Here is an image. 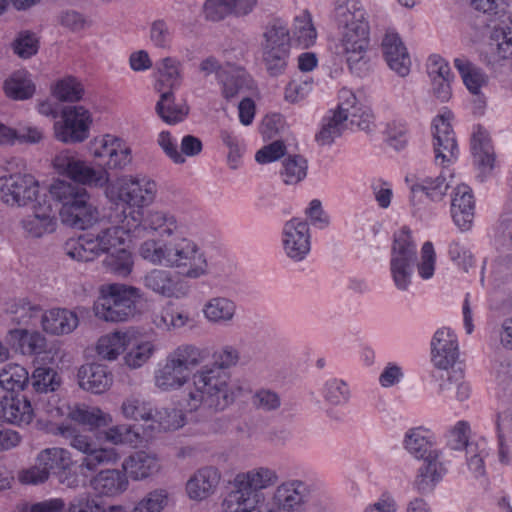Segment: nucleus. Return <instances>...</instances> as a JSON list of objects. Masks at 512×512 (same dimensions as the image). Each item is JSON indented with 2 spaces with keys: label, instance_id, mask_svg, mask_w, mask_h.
Listing matches in <instances>:
<instances>
[{
  "label": "nucleus",
  "instance_id": "nucleus-1",
  "mask_svg": "<svg viewBox=\"0 0 512 512\" xmlns=\"http://www.w3.org/2000/svg\"><path fill=\"white\" fill-rule=\"evenodd\" d=\"M237 360V351L227 346L212 367L206 366L194 375V389L188 393L186 410L190 414L197 413L196 420L207 419L225 410L241 394L242 388L230 383V376L225 370Z\"/></svg>",
  "mask_w": 512,
  "mask_h": 512
},
{
  "label": "nucleus",
  "instance_id": "nucleus-2",
  "mask_svg": "<svg viewBox=\"0 0 512 512\" xmlns=\"http://www.w3.org/2000/svg\"><path fill=\"white\" fill-rule=\"evenodd\" d=\"M139 253L153 264L178 268L189 267L184 274L190 278H198L206 271V260L198 254L197 246L187 239H180L174 244L147 240L141 244Z\"/></svg>",
  "mask_w": 512,
  "mask_h": 512
},
{
  "label": "nucleus",
  "instance_id": "nucleus-3",
  "mask_svg": "<svg viewBox=\"0 0 512 512\" xmlns=\"http://www.w3.org/2000/svg\"><path fill=\"white\" fill-rule=\"evenodd\" d=\"M140 290L124 284H111L107 294L94 304L95 315L109 322L128 321L137 313Z\"/></svg>",
  "mask_w": 512,
  "mask_h": 512
},
{
  "label": "nucleus",
  "instance_id": "nucleus-4",
  "mask_svg": "<svg viewBox=\"0 0 512 512\" xmlns=\"http://www.w3.org/2000/svg\"><path fill=\"white\" fill-rule=\"evenodd\" d=\"M278 481V476L274 470L260 467L246 473L236 475L233 488L228 493V501L242 503L245 502L248 507L257 506L263 501V494L260 492Z\"/></svg>",
  "mask_w": 512,
  "mask_h": 512
},
{
  "label": "nucleus",
  "instance_id": "nucleus-5",
  "mask_svg": "<svg viewBox=\"0 0 512 512\" xmlns=\"http://www.w3.org/2000/svg\"><path fill=\"white\" fill-rule=\"evenodd\" d=\"M121 232L122 229L118 226H110L98 233L83 234L71 245L67 254L79 261H92L98 255L109 253L121 246L124 242Z\"/></svg>",
  "mask_w": 512,
  "mask_h": 512
},
{
  "label": "nucleus",
  "instance_id": "nucleus-6",
  "mask_svg": "<svg viewBox=\"0 0 512 512\" xmlns=\"http://www.w3.org/2000/svg\"><path fill=\"white\" fill-rule=\"evenodd\" d=\"M53 164L59 174L68 176L75 182L74 184L106 188L109 183V176L106 170L94 169L69 151L60 152L54 158Z\"/></svg>",
  "mask_w": 512,
  "mask_h": 512
},
{
  "label": "nucleus",
  "instance_id": "nucleus-7",
  "mask_svg": "<svg viewBox=\"0 0 512 512\" xmlns=\"http://www.w3.org/2000/svg\"><path fill=\"white\" fill-rule=\"evenodd\" d=\"M416 260V246L411 240L410 231L407 228H403L395 236L390 261L392 277L397 288L401 290L407 289L410 284L412 267Z\"/></svg>",
  "mask_w": 512,
  "mask_h": 512
},
{
  "label": "nucleus",
  "instance_id": "nucleus-8",
  "mask_svg": "<svg viewBox=\"0 0 512 512\" xmlns=\"http://www.w3.org/2000/svg\"><path fill=\"white\" fill-rule=\"evenodd\" d=\"M105 194L111 202H114L117 206H122V213L125 218H127L126 205L130 208H141L152 202L154 197L151 184L148 183V187L143 189L138 181L126 177L109 182L105 188Z\"/></svg>",
  "mask_w": 512,
  "mask_h": 512
},
{
  "label": "nucleus",
  "instance_id": "nucleus-9",
  "mask_svg": "<svg viewBox=\"0 0 512 512\" xmlns=\"http://www.w3.org/2000/svg\"><path fill=\"white\" fill-rule=\"evenodd\" d=\"M59 433L70 439V445L85 454L81 462V469L95 470L99 465L107 464L117 460L114 449L99 448L95 441L89 436L76 433L75 428L70 425H60Z\"/></svg>",
  "mask_w": 512,
  "mask_h": 512
},
{
  "label": "nucleus",
  "instance_id": "nucleus-10",
  "mask_svg": "<svg viewBox=\"0 0 512 512\" xmlns=\"http://www.w3.org/2000/svg\"><path fill=\"white\" fill-rule=\"evenodd\" d=\"M38 182L29 174H12L0 177V198L9 205L25 206L37 203L43 196L38 195Z\"/></svg>",
  "mask_w": 512,
  "mask_h": 512
},
{
  "label": "nucleus",
  "instance_id": "nucleus-11",
  "mask_svg": "<svg viewBox=\"0 0 512 512\" xmlns=\"http://www.w3.org/2000/svg\"><path fill=\"white\" fill-rule=\"evenodd\" d=\"M63 123L55 124V136L64 143L83 142L89 136L91 115L83 106H69L62 111Z\"/></svg>",
  "mask_w": 512,
  "mask_h": 512
},
{
  "label": "nucleus",
  "instance_id": "nucleus-12",
  "mask_svg": "<svg viewBox=\"0 0 512 512\" xmlns=\"http://www.w3.org/2000/svg\"><path fill=\"white\" fill-rule=\"evenodd\" d=\"M334 18L340 28H343V37L369 36V25L366 13L357 0H347L337 4Z\"/></svg>",
  "mask_w": 512,
  "mask_h": 512
},
{
  "label": "nucleus",
  "instance_id": "nucleus-13",
  "mask_svg": "<svg viewBox=\"0 0 512 512\" xmlns=\"http://www.w3.org/2000/svg\"><path fill=\"white\" fill-rule=\"evenodd\" d=\"M37 462L44 465L49 475H55L60 483L68 487L77 484L78 479L71 471L73 462L67 450L58 447L47 448L39 453Z\"/></svg>",
  "mask_w": 512,
  "mask_h": 512
},
{
  "label": "nucleus",
  "instance_id": "nucleus-14",
  "mask_svg": "<svg viewBox=\"0 0 512 512\" xmlns=\"http://www.w3.org/2000/svg\"><path fill=\"white\" fill-rule=\"evenodd\" d=\"M451 117V113L446 112L435 117L432 124L435 159H441L442 163L450 162L457 154L455 133L450 124Z\"/></svg>",
  "mask_w": 512,
  "mask_h": 512
},
{
  "label": "nucleus",
  "instance_id": "nucleus-15",
  "mask_svg": "<svg viewBox=\"0 0 512 512\" xmlns=\"http://www.w3.org/2000/svg\"><path fill=\"white\" fill-rule=\"evenodd\" d=\"M283 246L287 256L301 261L310 251L308 224L298 219L287 221L283 227Z\"/></svg>",
  "mask_w": 512,
  "mask_h": 512
},
{
  "label": "nucleus",
  "instance_id": "nucleus-16",
  "mask_svg": "<svg viewBox=\"0 0 512 512\" xmlns=\"http://www.w3.org/2000/svg\"><path fill=\"white\" fill-rule=\"evenodd\" d=\"M38 401L39 399H35L34 395H30V391L3 396V421L14 425L29 424L33 419L34 406Z\"/></svg>",
  "mask_w": 512,
  "mask_h": 512
},
{
  "label": "nucleus",
  "instance_id": "nucleus-17",
  "mask_svg": "<svg viewBox=\"0 0 512 512\" xmlns=\"http://www.w3.org/2000/svg\"><path fill=\"white\" fill-rule=\"evenodd\" d=\"M46 194L33 204L34 214L22 220V227L31 237L39 238L56 229L57 219Z\"/></svg>",
  "mask_w": 512,
  "mask_h": 512
},
{
  "label": "nucleus",
  "instance_id": "nucleus-18",
  "mask_svg": "<svg viewBox=\"0 0 512 512\" xmlns=\"http://www.w3.org/2000/svg\"><path fill=\"white\" fill-rule=\"evenodd\" d=\"M143 283L146 288L165 297L180 298L188 292V286L179 275L168 270H151L144 276Z\"/></svg>",
  "mask_w": 512,
  "mask_h": 512
},
{
  "label": "nucleus",
  "instance_id": "nucleus-19",
  "mask_svg": "<svg viewBox=\"0 0 512 512\" xmlns=\"http://www.w3.org/2000/svg\"><path fill=\"white\" fill-rule=\"evenodd\" d=\"M381 46L390 69L401 77L407 76L410 72L411 60L400 36L395 32H386Z\"/></svg>",
  "mask_w": 512,
  "mask_h": 512
},
{
  "label": "nucleus",
  "instance_id": "nucleus-20",
  "mask_svg": "<svg viewBox=\"0 0 512 512\" xmlns=\"http://www.w3.org/2000/svg\"><path fill=\"white\" fill-rule=\"evenodd\" d=\"M308 490L301 481L283 483L277 487L269 512H291L297 510L307 499Z\"/></svg>",
  "mask_w": 512,
  "mask_h": 512
},
{
  "label": "nucleus",
  "instance_id": "nucleus-21",
  "mask_svg": "<svg viewBox=\"0 0 512 512\" xmlns=\"http://www.w3.org/2000/svg\"><path fill=\"white\" fill-rule=\"evenodd\" d=\"M78 385L92 394L106 392L113 383V375L104 365L88 363L80 366L77 372Z\"/></svg>",
  "mask_w": 512,
  "mask_h": 512
},
{
  "label": "nucleus",
  "instance_id": "nucleus-22",
  "mask_svg": "<svg viewBox=\"0 0 512 512\" xmlns=\"http://www.w3.org/2000/svg\"><path fill=\"white\" fill-rule=\"evenodd\" d=\"M59 217L63 225L79 230L92 227L99 219L98 208L91 201H80L78 205L59 209Z\"/></svg>",
  "mask_w": 512,
  "mask_h": 512
},
{
  "label": "nucleus",
  "instance_id": "nucleus-23",
  "mask_svg": "<svg viewBox=\"0 0 512 512\" xmlns=\"http://www.w3.org/2000/svg\"><path fill=\"white\" fill-rule=\"evenodd\" d=\"M432 360L436 367L447 369L457 359V342L448 328L438 329L431 341Z\"/></svg>",
  "mask_w": 512,
  "mask_h": 512
},
{
  "label": "nucleus",
  "instance_id": "nucleus-24",
  "mask_svg": "<svg viewBox=\"0 0 512 512\" xmlns=\"http://www.w3.org/2000/svg\"><path fill=\"white\" fill-rule=\"evenodd\" d=\"M257 4V0H206L204 14L208 20L220 21L228 14L248 15Z\"/></svg>",
  "mask_w": 512,
  "mask_h": 512
},
{
  "label": "nucleus",
  "instance_id": "nucleus-25",
  "mask_svg": "<svg viewBox=\"0 0 512 512\" xmlns=\"http://www.w3.org/2000/svg\"><path fill=\"white\" fill-rule=\"evenodd\" d=\"M43 330L52 335H65L73 332L79 325L75 311L66 308H54L41 315Z\"/></svg>",
  "mask_w": 512,
  "mask_h": 512
},
{
  "label": "nucleus",
  "instance_id": "nucleus-26",
  "mask_svg": "<svg viewBox=\"0 0 512 512\" xmlns=\"http://www.w3.org/2000/svg\"><path fill=\"white\" fill-rule=\"evenodd\" d=\"M475 202L470 188L459 185L451 202V213L455 224L462 230H468L474 219Z\"/></svg>",
  "mask_w": 512,
  "mask_h": 512
},
{
  "label": "nucleus",
  "instance_id": "nucleus-27",
  "mask_svg": "<svg viewBox=\"0 0 512 512\" xmlns=\"http://www.w3.org/2000/svg\"><path fill=\"white\" fill-rule=\"evenodd\" d=\"M218 79L222 83V94L228 101L249 96L253 88L252 79L240 69H227L219 72Z\"/></svg>",
  "mask_w": 512,
  "mask_h": 512
},
{
  "label": "nucleus",
  "instance_id": "nucleus-28",
  "mask_svg": "<svg viewBox=\"0 0 512 512\" xmlns=\"http://www.w3.org/2000/svg\"><path fill=\"white\" fill-rule=\"evenodd\" d=\"M219 481L220 474L216 468L204 467L189 479L186 490L191 499L201 501L214 493Z\"/></svg>",
  "mask_w": 512,
  "mask_h": 512
},
{
  "label": "nucleus",
  "instance_id": "nucleus-29",
  "mask_svg": "<svg viewBox=\"0 0 512 512\" xmlns=\"http://www.w3.org/2000/svg\"><path fill=\"white\" fill-rule=\"evenodd\" d=\"M49 194L52 199L61 204L60 208L75 206L80 201L90 198L86 188L65 180H55L49 187Z\"/></svg>",
  "mask_w": 512,
  "mask_h": 512
},
{
  "label": "nucleus",
  "instance_id": "nucleus-30",
  "mask_svg": "<svg viewBox=\"0 0 512 512\" xmlns=\"http://www.w3.org/2000/svg\"><path fill=\"white\" fill-rule=\"evenodd\" d=\"M91 486L100 495L113 496L126 490L128 480L126 473L117 469H106L91 480Z\"/></svg>",
  "mask_w": 512,
  "mask_h": 512
},
{
  "label": "nucleus",
  "instance_id": "nucleus-31",
  "mask_svg": "<svg viewBox=\"0 0 512 512\" xmlns=\"http://www.w3.org/2000/svg\"><path fill=\"white\" fill-rule=\"evenodd\" d=\"M67 417L78 424L88 426L91 430L106 427L111 417L99 408L89 407L85 404H75L68 407Z\"/></svg>",
  "mask_w": 512,
  "mask_h": 512
},
{
  "label": "nucleus",
  "instance_id": "nucleus-32",
  "mask_svg": "<svg viewBox=\"0 0 512 512\" xmlns=\"http://www.w3.org/2000/svg\"><path fill=\"white\" fill-rule=\"evenodd\" d=\"M67 417L78 424L88 426L91 430L106 427L111 417L99 408L89 407L85 404H75L68 407Z\"/></svg>",
  "mask_w": 512,
  "mask_h": 512
},
{
  "label": "nucleus",
  "instance_id": "nucleus-33",
  "mask_svg": "<svg viewBox=\"0 0 512 512\" xmlns=\"http://www.w3.org/2000/svg\"><path fill=\"white\" fill-rule=\"evenodd\" d=\"M348 104L349 101L346 104H340L337 111L323 124L320 132L316 134V141L320 145H329L335 138L341 136L347 127L346 122L349 119V108L346 107Z\"/></svg>",
  "mask_w": 512,
  "mask_h": 512
},
{
  "label": "nucleus",
  "instance_id": "nucleus-34",
  "mask_svg": "<svg viewBox=\"0 0 512 512\" xmlns=\"http://www.w3.org/2000/svg\"><path fill=\"white\" fill-rule=\"evenodd\" d=\"M30 382L28 371L18 364H8L0 372V386L9 395L22 394L29 391Z\"/></svg>",
  "mask_w": 512,
  "mask_h": 512
},
{
  "label": "nucleus",
  "instance_id": "nucleus-35",
  "mask_svg": "<svg viewBox=\"0 0 512 512\" xmlns=\"http://www.w3.org/2000/svg\"><path fill=\"white\" fill-rule=\"evenodd\" d=\"M160 99L156 104V113L168 124H176L188 115L189 107L186 104L176 105L172 90L160 92Z\"/></svg>",
  "mask_w": 512,
  "mask_h": 512
},
{
  "label": "nucleus",
  "instance_id": "nucleus-36",
  "mask_svg": "<svg viewBox=\"0 0 512 512\" xmlns=\"http://www.w3.org/2000/svg\"><path fill=\"white\" fill-rule=\"evenodd\" d=\"M157 459L144 451H138L126 459L123 468L135 480L144 479L158 470Z\"/></svg>",
  "mask_w": 512,
  "mask_h": 512
},
{
  "label": "nucleus",
  "instance_id": "nucleus-37",
  "mask_svg": "<svg viewBox=\"0 0 512 512\" xmlns=\"http://www.w3.org/2000/svg\"><path fill=\"white\" fill-rule=\"evenodd\" d=\"M471 149L475 163L482 167L492 169L494 162L493 147L488 133L480 126L473 132L471 139Z\"/></svg>",
  "mask_w": 512,
  "mask_h": 512
},
{
  "label": "nucleus",
  "instance_id": "nucleus-38",
  "mask_svg": "<svg viewBox=\"0 0 512 512\" xmlns=\"http://www.w3.org/2000/svg\"><path fill=\"white\" fill-rule=\"evenodd\" d=\"M189 375L172 362L168 357L166 363L155 375V384L163 391L178 389L183 386Z\"/></svg>",
  "mask_w": 512,
  "mask_h": 512
},
{
  "label": "nucleus",
  "instance_id": "nucleus-39",
  "mask_svg": "<svg viewBox=\"0 0 512 512\" xmlns=\"http://www.w3.org/2000/svg\"><path fill=\"white\" fill-rule=\"evenodd\" d=\"M454 66L459 71L467 89L472 94L478 95L481 87L487 82L485 73L465 57L456 58Z\"/></svg>",
  "mask_w": 512,
  "mask_h": 512
},
{
  "label": "nucleus",
  "instance_id": "nucleus-40",
  "mask_svg": "<svg viewBox=\"0 0 512 512\" xmlns=\"http://www.w3.org/2000/svg\"><path fill=\"white\" fill-rule=\"evenodd\" d=\"M32 390L30 395L35 392L36 395L47 394L56 391L61 385V377L56 370L51 367H37L31 376Z\"/></svg>",
  "mask_w": 512,
  "mask_h": 512
},
{
  "label": "nucleus",
  "instance_id": "nucleus-41",
  "mask_svg": "<svg viewBox=\"0 0 512 512\" xmlns=\"http://www.w3.org/2000/svg\"><path fill=\"white\" fill-rule=\"evenodd\" d=\"M369 45V36L364 37H342L343 53L346 56V62L351 70H360L366 49Z\"/></svg>",
  "mask_w": 512,
  "mask_h": 512
},
{
  "label": "nucleus",
  "instance_id": "nucleus-42",
  "mask_svg": "<svg viewBox=\"0 0 512 512\" xmlns=\"http://www.w3.org/2000/svg\"><path fill=\"white\" fill-rule=\"evenodd\" d=\"M135 213L137 216L133 215V220L137 221L139 216L140 224L145 230L150 229L157 231L163 229V233L170 235L173 232V229L176 227L173 217L168 218L164 212L154 210H147L144 212L140 209L130 212V214Z\"/></svg>",
  "mask_w": 512,
  "mask_h": 512
},
{
  "label": "nucleus",
  "instance_id": "nucleus-43",
  "mask_svg": "<svg viewBox=\"0 0 512 512\" xmlns=\"http://www.w3.org/2000/svg\"><path fill=\"white\" fill-rule=\"evenodd\" d=\"M205 352L190 344L181 345L168 355V358L190 375L193 368L205 359Z\"/></svg>",
  "mask_w": 512,
  "mask_h": 512
},
{
  "label": "nucleus",
  "instance_id": "nucleus-44",
  "mask_svg": "<svg viewBox=\"0 0 512 512\" xmlns=\"http://www.w3.org/2000/svg\"><path fill=\"white\" fill-rule=\"evenodd\" d=\"M159 78L156 82L158 92L172 90L180 84L179 62L171 57L162 59L157 64Z\"/></svg>",
  "mask_w": 512,
  "mask_h": 512
},
{
  "label": "nucleus",
  "instance_id": "nucleus-45",
  "mask_svg": "<svg viewBox=\"0 0 512 512\" xmlns=\"http://www.w3.org/2000/svg\"><path fill=\"white\" fill-rule=\"evenodd\" d=\"M184 425L183 414L175 408H163L152 413V419L147 429L151 431L176 430Z\"/></svg>",
  "mask_w": 512,
  "mask_h": 512
},
{
  "label": "nucleus",
  "instance_id": "nucleus-46",
  "mask_svg": "<svg viewBox=\"0 0 512 512\" xmlns=\"http://www.w3.org/2000/svg\"><path fill=\"white\" fill-rule=\"evenodd\" d=\"M103 264L110 272L125 277L130 274L133 266L132 256L125 248L112 249L106 253Z\"/></svg>",
  "mask_w": 512,
  "mask_h": 512
},
{
  "label": "nucleus",
  "instance_id": "nucleus-47",
  "mask_svg": "<svg viewBox=\"0 0 512 512\" xmlns=\"http://www.w3.org/2000/svg\"><path fill=\"white\" fill-rule=\"evenodd\" d=\"M290 57V48H262V60L271 76L284 73Z\"/></svg>",
  "mask_w": 512,
  "mask_h": 512
},
{
  "label": "nucleus",
  "instance_id": "nucleus-48",
  "mask_svg": "<svg viewBox=\"0 0 512 512\" xmlns=\"http://www.w3.org/2000/svg\"><path fill=\"white\" fill-rule=\"evenodd\" d=\"M405 447L417 459H426L430 455H438L433 451L431 442L423 435L421 428H414L409 430L405 437Z\"/></svg>",
  "mask_w": 512,
  "mask_h": 512
},
{
  "label": "nucleus",
  "instance_id": "nucleus-49",
  "mask_svg": "<svg viewBox=\"0 0 512 512\" xmlns=\"http://www.w3.org/2000/svg\"><path fill=\"white\" fill-rule=\"evenodd\" d=\"M438 455H430L424 459V465L419 469V473L415 480V486L421 493L431 491L440 479L438 472Z\"/></svg>",
  "mask_w": 512,
  "mask_h": 512
},
{
  "label": "nucleus",
  "instance_id": "nucleus-50",
  "mask_svg": "<svg viewBox=\"0 0 512 512\" xmlns=\"http://www.w3.org/2000/svg\"><path fill=\"white\" fill-rule=\"evenodd\" d=\"M263 38L262 48H290L291 46L289 30L280 20H275L266 26Z\"/></svg>",
  "mask_w": 512,
  "mask_h": 512
},
{
  "label": "nucleus",
  "instance_id": "nucleus-51",
  "mask_svg": "<svg viewBox=\"0 0 512 512\" xmlns=\"http://www.w3.org/2000/svg\"><path fill=\"white\" fill-rule=\"evenodd\" d=\"M126 333L115 332L110 335L103 336L97 344L98 355L106 360H114L125 349Z\"/></svg>",
  "mask_w": 512,
  "mask_h": 512
},
{
  "label": "nucleus",
  "instance_id": "nucleus-52",
  "mask_svg": "<svg viewBox=\"0 0 512 512\" xmlns=\"http://www.w3.org/2000/svg\"><path fill=\"white\" fill-rule=\"evenodd\" d=\"M4 90L8 97L15 100H25L32 97L35 87L26 76L15 73L4 83Z\"/></svg>",
  "mask_w": 512,
  "mask_h": 512
},
{
  "label": "nucleus",
  "instance_id": "nucleus-53",
  "mask_svg": "<svg viewBox=\"0 0 512 512\" xmlns=\"http://www.w3.org/2000/svg\"><path fill=\"white\" fill-rule=\"evenodd\" d=\"M234 312V303L226 298H214L204 309L205 316L213 322L228 321L232 319Z\"/></svg>",
  "mask_w": 512,
  "mask_h": 512
},
{
  "label": "nucleus",
  "instance_id": "nucleus-54",
  "mask_svg": "<svg viewBox=\"0 0 512 512\" xmlns=\"http://www.w3.org/2000/svg\"><path fill=\"white\" fill-rule=\"evenodd\" d=\"M84 88L74 77H67L60 80L54 89L56 98L63 102H76L82 99Z\"/></svg>",
  "mask_w": 512,
  "mask_h": 512
},
{
  "label": "nucleus",
  "instance_id": "nucleus-55",
  "mask_svg": "<svg viewBox=\"0 0 512 512\" xmlns=\"http://www.w3.org/2000/svg\"><path fill=\"white\" fill-rule=\"evenodd\" d=\"M449 188L446 179L438 176L434 179L426 178L422 183H416L411 186V192L414 194L418 191L424 192L433 201H439L443 198Z\"/></svg>",
  "mask_w": 512,
  "mask_h": 512
},
{
  "label": "nucleus",
  "instance_id": "nucleus-56",
  "mask_svg": "<svg viewBox=\"0 0 512 512\" xmlns=\"http://www.w3.org/2000/svg\"><path fill=\"white\" fill-rule=\"evenodd\" d=\"M122 413L126 418L135 421L150 422L152 419V408L149 403L141 401L138 398H127L121 406Z\"/></svg>",
  "mask_w": 512,
  "mask_h": 512
},
{
  "label": "nucleus",
  "instance_id": "nucleus-57",
  "mask_svg": "<svg viewBox=\"0 0 512 512\" xmlns=\"http://www.w3.org/2000/svg\"><path fill=\"white\" fill-rule=\"evenodd\" d=\"M12 48L20 58L28 59L38 52L39 40L34 33L23 31L13 41Z\"/></svg>",
  "mask_w": 512,
  "mask_h": 512
},
{
  "label": "nucleus",
  "instance_id": "nucleus-58",
  "mask_svg": "<svg viewBox=\"0 0 512 512\" xmlns=\"http://www.w3.org/2000/svg\"><path fill=\"white\" fill-rule=\"evenodd\" d=\"M57 21L62 27L74 33L83 31L92 24L84 14L74 9L60 11Z\"/></svg>",
  "mask_w": 512,
  "mask_h": 512
},
{
  "label": "nucleus",
  "instance_id": "nucleus-59",
  "mask_svg": "<svg viewBox=\"0 0 512 512\" xmlns=\"http://www.w3.org/2000/svg\"><path fill=\"white\" fill-rule=\"evenodd\" d=\"M12 321L18 325H29L33 319L41 318V308L39 305L32 304L26 299H21L13 305Z\"/></svg>",
  "mask_w": 512,
  "mask_h": 512
},
{
  "label": "nucleus",
  "instance_id": "nucleus-60",
  "mask_svg": "<svg viewBox=\"0 0 512 512\" xmlns=\"http://www.w3.org/2000/svg\"><path fill=\"white\" fill-rule=\"evenodd\" d=\"M106 437L114 444L137 445L140 439V433L136 425L123 424L109 428Z\"/></svg>",
  "mask_w": 512,
  "mask_h": 512
},
{
  "label": "nucleus",
  "instance_id": "nucleus-61",
  "mask_svg": "<svg viewBox=\"0 0 512 512\" xmlns=\"http://www.w3.org/2000/svg\"><path fill=\"white\" fill-rule=\"evenodd\" d=\"M307 171V161L302 156H289L284 162V172L286 184H296L300 182Z\"/></svg>",
  "mask_w": 512,
  "mask_h": 512
},
{
  "label": "nucleus",
  "instance_id": "nucleus-62",
  "mask_svg": "<svg viewBox=\"0 0 512 512\" xmlns=\"http://www.w3.org/2000/svg\"><path fill=\"white\" fill-rule=\"evenodd\" d=\"M294 35L298 43L304 48L314 43L316 30L312 25L310 14L307 11H305L301 17H296Z\"/></svg>",
  "mask_w": 512,
  "mask_h": 512
},
{
  "label": "nucleus",
  "instance_id": "nucleus-63",
  "mask_svg": "<svg viewBox=\"0 0 512 512\" xmlns=\"http://www.w3.org/2000/svg\"><path fill=\"white\" fill-rule=\"evenodd\" d=\"M491 39L497 42V54L502 59L512 58V28L495 27Z\"/></svg>",
  "mask_w": 512,
  "mask_h": 512
},
{
  "label": "nucleus",
  "instance_id": "nucleus-64",
  "mask_svg": "<svg viewBox=\"0 0 512 512\" xmlns=\"http://www.w3.org/2000/svg\"><path fill=\"white\" fill-rule=\"evenodd\" d=\"M167 501V493L164 490H155L140 501L132 512H161Z\"/></svg>",
  "mask_w": 512,
  "mask_h": 512
}]
</instances>
